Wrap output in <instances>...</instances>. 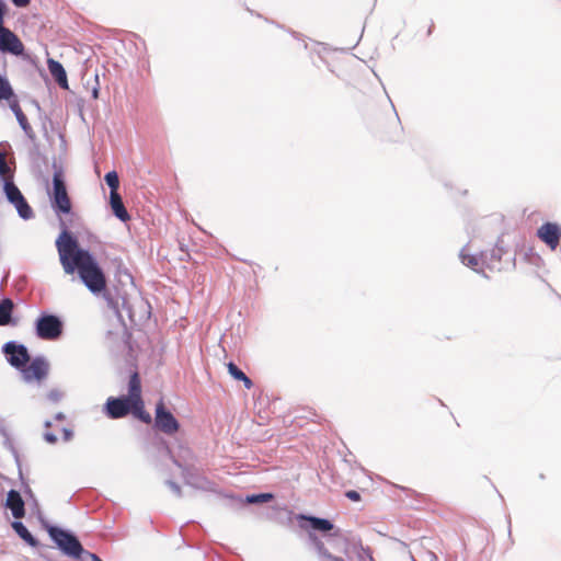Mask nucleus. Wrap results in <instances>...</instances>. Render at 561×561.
Wrapping results in <instances>:
<instances>
[{"mask_svg":"<svg viewBox=\"0 0 561 561\" xmlns=\"http://www.w3.org/2000/svg\"><path fill=\"white\" fill-rule=\"evenodd\" d=\"M49 204L58 217L59 234L55 247L64 272L77 274L81 284L95 298L103 299L110 310L123 322L119 295L116 286H110L108 278L94 253L81 247L79 238L71 231L79 225L80 217L73 210L67 188L47 190Z\"/></svg>","mask_w":561,"mask_h":561,"instance_id":"1","label":"nucleus"},{"mask_svg":"<svg viewBox=\"0 0 561 561\" xmlns=\"http://www.w3.org/2000/svg\"><path fill=\"white\" fill-rule=\"evenodd\" d=\"M295 519L298 526L307 533V543L316 551L319 561H329L337 558L327 549L320 538L321 536L331 541L343 537L342 529L333 520L309 513H298L295 515Z\"/></svg>","mask_w":561,"mask_h":561,"instance_id":"2","label":"nucleus"},{"mask_svg":"<svg viewBox=\"0 0 561 561\" xmlns=\"http://www.w3.org/2000/svg\"><path fill=\"white\" fill-rule=\"evenodd\" d=\"M45 531L61 556L76 561H88L92 552L83 547L73 530L57 524H47Z\"/></svg>","mask_w":561,"mask_h":561,"instance_id":"3","label":"nucleus"},{"mask_svg":"<svg viewBox=\"0 0 561 561\" xmlns=\"http://www.w3.org/2000/svg\"><path fill=\"white\" fill-rule=\"evenodd\" d=\"M33 325L36 337L43 341H57L65 331L62 317L49 311H41Z\"/></svg>","mask_w":561,"mask_h":561,"instance_id":"4","label":"nucleus"},{"mask_svg":"<svg viewBox=\"0 0 561 561\" xmlns=\"http://www.w3.org/2000/svg\"><path fill=\"white\" fill-rule=\"evenodd\" d=\"M158 444L171 458L172 462L181 469L184 483L195 489H203L206 479L199 473L198 469L190 463H186L172 455L171 448L163 438H158Z\"/></svg>","mask_w":561,"mask_h":561,"instance_id":"5","label":"nucleus"},{"mask_svg":"<svg viewBox=\"0 0 561 561\" xmlns=\"http://www.w3.org/2000/svg\"><path fill=\"white\" fill-rule=\"evenodd\" d=\"M181 427L179 420L165 407L162 399H160L154 409V421L152 428L156 432H162L165 435H175Z\"/></svg>","mask_w":561,"mask_h":561,"instance_id":"6","label":"nucleus"},{"mask_svg":"<svg viewBox=\"0 0 561 561\" xmlns=\"http://www.w3.org/2000/svg\"><path fill=\"white\" fill-rule=\"evenodd\" d=\"M25 382H42L49 374V362L44 355H36L31 362L25 363L19 370Z\"/></svg>","mask_w":561,"mask_h":561,"instance_id":"7","label":"nucleus"},{"mask_svg":"<svg viewBox=\"0 0 561 561\" xmlns=\"http://www.w3.org/2000/svg\"><path fill=\"white\" fill-rule=\"evenodd\" d=\"M1 351L9 363L10 366L15 368L16 370H22L24 364L30 362V352L28 348L18 341H8L5 342Z\"/></svg>","mask_w":561,"mask_h":561,"instance_id":"8","label":"nucleus"},{"mask_svg":"<svg viewBox=\"0 0 561 561\" xmlns=\"http://www.w3.org/2000/svg\"><path fill=\"white\" fill-rule=\"evenodd\" d=\"M102 413L110 420H121L130 413V400L125 394L111 396L102 405Z\"/></svg>","mask_w":561,"mask_h":561,"instance_id":"9","label":"nucleus"},{"mask_svg":"<svg viewBox=\"0 0 561 561\" xmlns=\"http://www.w3.org/2000/svg\"><path fill=\"white\" fill-rule=\"evenodd\" d=\"M24 50L25 47L20 37L3 24H0V53L20 57L23 56Z\"/></svg>","mask_w":561,"mask_h":561,"instance_id":"10","label":"nucleus"},{"mask_svg":"<svg viewBox=\"0 0 561 561\" xmlns=\"http://www.w3.org/2000/svg\"><path fill=\"white\" fill-rule=\"evenodd\" d=\"M536 236L552 251L561 241V225L556 221H545L536 232Z\"/></svg>","mask_w":561,"mask_h":561,"instance_id":"11","label":"nucleus"},{"mask_svg":"<svg viewBox=\"0 0 561 561\" xmlns=\"http://www.w3.org/2000/svg\"><path fill=\"white\" fill-rule=\"evenodd\" d=\"M229 499L232 501L236 507H243L247 505H262L270 503L276 499L273 492H259L248 493L245 495H230Z\"/></svg>","mask_w":561,"mask_h":561,"instance_id":"12","label":"nucleus"},{"mask_svg":"<svg viewBox=\"0 0 561 561\" xmlns=\"http://www.w3.org/2000/svg\"><path fill=\"white\" fill-rule=\"evenodd\" d=\"M7 102H8L9 108L14 114V116H15L21 129L24 131L25 136L30 140H34L36 138V135L34 133L31 124L28 123L26 115L23 113V111L20 106L18 95L14 94V96L9 98V100H7Z\"/></svg>","mask_w":561,"mask_h":561,"instance_id":"13","label":"nucleus"},{"mask_svg":"<svg viewBox=\"0 0 561 561\" xmlns=\"http://www.w3.org/2000/svg\"><path fill=\"white\" fill-rule=\"evenodd\" d=\"M466 248H462L459 252V259L465 266L470 267L478 274H481L483 277L489 278L488 274L484 271L479 270V264L485 265L488 268H491L488 263V251H481L480 254H468L465 252Z\"/></svg>","mask_w":561,"mask_h":561,"instance_id":"14","label":"nucleus"},{"mask_svg":"<svg viewBox=\"0 0 561 561\" xmlns=\"http://www.w3.org/2000/svg\"><path fill=\"white\" fill-rule=\"evenodd\" d=\"M4 507L9 510L14 518H23L25 517V502L21 495V492L11 489L7 493V499L4 502Z\"/></svg>","mask_w":561,"mask_h":561,"instance_id":"15","label":"nucleus"},{"mask_svg":"<svg viewBox=\"0 0 561 561\" xmlns=\"http://www.w3.org/2000/svg\"><path fill=\"white\" fill-rule=\"evenodd\" d=\"M22 518H14L10 522V526L15 533V535L28 547L32 549L34 548H41L42 542L39 539L34 536L30 529L26 527V525L21 520Z\"/></svg>","mask_w":561,"mask_h":561,"instance_id":"16","label":"nucleus"},{"mask_svg":"<svg viewBox=\"0 0 561 561\" xmlns=\"http://www.w3.org/2000/svg\"><path fill=\"white\" fill-rule=\"evenodd\" d=\"M21 486H22V490H23L25 496L31 502L32 514L36 516L41 527L44 530H46L47 524H51V523L45 517L35 493L33 492V490L31 489L28 483H23Z\"/></svg>","mask_w":561,"mask_h":561,"instance_id":"17","label":"nucleus"},{"mask_svg":"<svg viewBox=\"0 0 561 561\" xmlns=\"http://www.w3.org/2000/svg\"><path fill=\"white\" fill-rule=\"evenodd\" d=\"M15 304L9 297H2L0 300V327H15L18 318L14 317Z\"/></svg>","mask_w":561,"mask_h":561,"instance_id":"18","label":"nucleus"},{"mask_svg":"<svg viewBox=\"0 0 561 561\" xmlns=\"http://www.w3.org/2000/svg\"><path fill=\"white\" fill-rule=\"evenodd\" d=\"M47 67H48L50 75L54 77V79L58 83V85L64 90H68L69 83H68L67 71H66L65 67L62 66V64L58 60H55L54 58H48Z\"/></svg>","mask_w":561,"mask_h":561,"instance_id":"19","label":"nucleus"},{"mask_svg":"<svg viewBox=\"0 0 561 561\" xmlns=\"http://www.w3.org/2000/svg\"><path fill=\"white\" fill-rule=\"evenodd\" d=\"M129 400H138L142 398V386L141 378L137 370L130 371L127 381V394H125Z\"/></svg>","mask_w":561,"mask_h":561,"instance_id":"20","label":"nucleus"},{"mask_svg":"<svg viewBox=\"0 0 561 561\" xmlns=\"http://www.w3.org/2000/svg\"><path fill=\"white\" fill-rule=\"evenodd\" d=\"M130 413L135 419L142 423H151L152 417L150 413L145 408L144 399L130 400Z\"/></svg>","mask_w":561,"mask_h":561,"instance_id":"21","label":"nucleus"},{"mask_svg":"<svg viewBox=\"0 0 561 561\" xmlns=\"http://www.w3.org/2000/svg\"><path fill=\"white\" fill-rule=\"evenodd\" d=\"M508 253V247L504 242V236H500L494 248L488 251V263L492 267V262L501 261Z\"/></svg>","mask_w":561,"mask_h":561,"instance_id":"22","label":"nucleus"},{"mask_svg":"<svg viewBox=\"0 0 561 561\" xmlns=\"http://www.w3.org/2000/svg\"><path fill=\"white\" fill-rule=\"evenodd\" d=\"M53 180H51V186L47 184V190H59V188H67L66 185V179H65V171L61 163L57 162L56 160L53 161Z\"/></svg>","mask_w":561,"mask_h":561,"instance_id":"23","label":"nucleus"},{"mask_svg":"<svg viewBox=\"0 0 561 561\" xmlns=\"http://www.w3.org/2000/svg\"><path fill=\"white\" fill-rule=\"evenodd\" d=\"M2 192L7 201L12 205L14 202L24 196L20 188L15 185L14 180L3 181Z\"/></svg>","mask_w":561,"mask_h":561,"instance_id":"24","label":"nucleus"},{"mask_svg":"<svg viewBox=\"0 0 561 561\" xmlns=\"http://www.w3.org/2000/svg\"><path fill=\"white\" fill-rule=\"evenodd\" d=\"M12 205L16 209L19 217L23 220H30L34 218V210L24 196H21V198L14 202Z\"/></svg>","mask_w":561,"mask_h":561,"instance_id":"25","label":"nucleus"},{"mask_svg":"<svg viewBox=\"0 0 561 561\" xmlns=\"http://www.w3.org/2000/svg\"><path fill=\"white\" fill-rule=\"evenodd\" d=\"M15 92L5 75L0 73V103L14 96Z\"/></svg>","mask_w":561,"mask_h":561,"instance_id":"26","label":"nucleus"},{"mask_svg":"<svg viewBox=\"0 0 561 561\" xmlns=\"http://www.w3.org/2000/svg\"><path fill=\"white\" fill-rule=\"evenodd\" d=\"M110 207H111V211H112L113 216L116 217L119 221L126 224L131 219V216H130L129 211L126 209V207L124 206L123 201L119 203L113 204Z\"/></svg>","mask_w":561,"mask_h":561,"instance_id":"27","label":"nucleus"},{"mask_svg":"<svg viewBox=\"0 0 561 561\" xmlns=\"http://www.w3.org/2000/svg\"><path fill=\"white\" fill-rule=\"evenodd\" d=\"M9 180H14L13 170L7 162L3 153H0V183L3 184V181Z\"/></svg>","mask_w":561,"mask_h":561,"instance_id":"28","label":"nucleus"},{"mask_svg":"<svg viewBox=\"0 0 561 561\" xmlns=\"http://www.w3.org/2000/svg\"><path fill=\"white\" fill-rule=\"evenodd\" d=\"M524 261L527 262L528 264L533 265V266H536V267H541L542 264H543V260L542 257L536 253L534 251L533 248H528L525 252H524V256H523Z\"/></svg>","mask_w":561,"mask_h":561,"instance_id":"29","label":"nucleus"},{"mask_svg":"<svg viewBox=\"0 0 561 561\" xmlns=\"http://www.w3.org/2000/svg\"><path fill=\"white\" fill-rule=\"evenodd\" d=\"M104 182L110 191H117L119 188V176L115 170L108 171L104 175Z\"/></svg>","mask_w":561,"mask_h":561,"instance_id":"30","label":"nucleus"},{"mask_svg":"<svg viewBox=\"0 0 561 561\" xmlns=\"http://www.w3.org/2000/svg\"><path fill=\"white\" fill-rule=\"evenodd\" d=\"M0 435L3 438L2 446L7 450L12 451V450H14L16 448L15 445H14V442H13V439L11 437L10 432L8 431V428L3 424H0Z\"/></svg>","mask_w":561,"mask_h":561,"instance_id":"31","label":"nucleus"},{"mask_svg":"<svg viewBox=\"0 0 561 561\" xmlns=\"http://www.w3.org/2000/svg\"><path fill=\"white\" fill-rule=\"evenodd\" d=\"M226 367H227V371L229 374V376L239 381V380H243V377H244V371L232 360L228 362L226 364Z\"/></svg>","mask_w":561,"mask_h":561,"instance_id":"32","label":"nucleus"},{"mask_svg":"<svg viewBox=\"0 0 561 561\" xmlns=\"http://www.w3.org/2000/svg\"><path fill=\"white\" fill-rule=\"evenodd\" d=\"M10 453H11V455L14 458V462H15L16 468H18V476H19V480L21 482V485L23 483H28V481L26 480V478L24 477V473H23L21 456H20V453H19L18 448H15L14 450H12Z\"/></svg>","mask_w":561,"mask_h":561,"instance_id":"33","label":"nucleus"},{"mask_svg":"<svg viewBox=\"0 0 561 561\" xmlns=\"http://www.w3.org/2000/svg\"><path fill=\"white\" fill-rule=\"evenodd\" d=\"M35 549L37 550L38 556L45 561H56L54 553L49 551L51 547L42 543L41 548Z\"/></svg>","mask_w":561,"mask_h":561,"instance_id":"34","label":"nucleus"},{"mask_svg":"<svg viewBox=\"0 0 561 561\" xmlns=\"http://www.w3.org/2000/svg\"><path fill=\"white\" fill-rule=\"evenodd\" d=\"M362 553L358 554L360 561H375L373 558V551L369 547H364L360 545Z\"/></svg>","mask_w":561,"mask_h":561,"instance_id":"35","label":"nucleus"},{"mask_svg":"<svg viewBox=\"0 0 561 561\" xmlns=\"http://www.w3.org/2000/svg\"><path fill=\"white\" fill-rule=\"evenodd\" d=\"M165 485H168L178 497L182 496V489L179 483L171 479H168L165 480Z\"/></svg>","mask_w":561,"mask_h":561,"instance_id":"36","label":"nucleus"},{"mask_svg":"<svg viewBox=\"0 0 561 561\" xmlns=\"http://www.w3.org/2000/svg\"><path fill=\"white\" fill-rule=\"evenodd\" d=\"M123 201V197L122 195L119 194L118 190L117 191H110V194H108V205H113V204H116V203H119Z\"/></svg>","mask_w":561,"mask_h":561,"instance_id":"37","label":"nucleus"},{"mask_svg":"<svg viewBox=\"0 0 561 561\" xmlns=\"http://www.w3.org/2000/svg\"><path fill=\"white\" fill-rule=\"evenodd\" d=\"M94 81H95V84L91 89V96H92V99L98 100L100 96V81H99L98 73L94 75Z\"/></svg>","mask_w":561,"mask_h":561,"instance_id":"38","label":"nucleus"},{"mask_svg":"<svg viewBox=\"0 0 561 561\" xmlns=\"http://www.w3.org/2000/svg\"><path fill=\"white\" fill-rule=\"evenodd\" d=\"M43 438L49 445H55L58 442L57 435L53 432H45Z\"/></svg>","mask_w":561,"mask_h":561,"instance_id":"39","label":"nucleus"},{"mask_svg":"<svg viewBox=\"0 0 561 561\" xmlns=\"http://www.w3.org/2000/svg\"><path fill=\"white\" fill-rule=\"evenodd\" d=\"M9 7L5 0H0V24L4 23L5 15L8 13Z\"/></svg>","mask_w":561,"mask_h":561,"instance_id":"40","label":"nucleus"},{"mask_svg":"<svg viewBox=\"0 0 561 561\" xmlns=\"http://www.w3.org/2000/svg\"><path fill=\"white\" fill-rule=\"evenodd\" d=\"M345 497L350 501L357 502L360 500V493L356 490H347L345 491Z\"/></svg>","mask_w":561,"mask_h":561,"instance_id":"41","label":"nucleus"},{"mask_svg":"<svg viewBox=\"0 0 561 561\" xmlns=\"http://www.w3.org/2000/svg\"><path fill=\"white\" fill-rule=\"evenodd\" d=\"M61 435H62L64 442H70L73 438L75 433L69 427H62L61 428Z\"/></svg>","mask_w":561,"mask_h":561,"instance_id":"42","label":"nucleus"},{"mask_svg":"<svg viewBox=\"0 0 561 561\" xmlns=\"http://www.w3.org/2000/svg\"><path fill=\"white\" fill-rule=\"evenodd\" d=\"M61 392L57 389H51L47 394V398L53 402H58L61 399Z\"/></svg>","mask_w":561,"mask_h":561,"instance_id":"43","label":"nucleus"},{"mask_svg":"<svg viewBox=\"0 0 561 561\" xmlns=\"http://www.w3.org/2000/svg\"><path fill=\"white\" fill-rule=\"evenodd\" d=\"M240 381L243 383L244 388L248 390L252 389L254 386V382L252 381V379L250 377H248L247 375H244L243 380H240Z\"/></svg>","mask_w":561,"mask_h":561,"instance_id":"44","label":"nucleus"},{"mask_svg":"<svg viewBox=\"0 0 561 561\" xmlns=\"http://www.w3.org/2000/svg\"><path fill=\"white\" fill-rule=\"evenodd\" d=\"M14 7L25 8L31 3V0H11Z\"/></svg>","mask_w":561,"mask_h":561,"instance_id":"45","label":"nucleus"},{"mask_svg":"<svg viewBox=\"0 0 561 561\" xmlns=\"http://www.w3.org/2000/svg\"><path fill=\"white\" fill-rule=\"evenodd\" d=\"M54 420L55 421H64L66 420V414L64 412H57L55 415H54Z\"/></svg>","mask_w":561,"mask_h":561,"instance_id":"46","label":"nucleus"},{"mask_svg":"<svg viewBox=\"0 0 561 561\" xmlns=\"http://www.w3.org/2000/svg\"><path fill=\"white\" fill-rule=\"evenodd\" d=\"M88 560H91V561H103L98 554L95 553H91V556L89 557Z\"/></svg>","mask_w":561,"mask_h":561,"instance_id":"47","label":"nucleus"},{"mask_svg":"<svg viewBox=\"0 0 561 561\" xmlns=\"http://www.w3.org/2000/svg\"><path fill=\"white\" fill-rule=\"evenodd\" d=\"M118 272H119L121 274L126 275L130 280H133V276H131V274L128 272V270H127V268H124V271L118 270Z\"/></svg>","mask_w":561,"mask_h":561,"instance_id":"48","label":"nucleus"},{"mask_svg":"<svg viewBox=\"0 0 561 561\" xmlns=\"http://www.w3.org/2000/svg\"><path fill=\"white\" fill-rule=\"evenodd\" d=\"M388 99H389V101H390V103H391V107L393 108V111H394V113H396L397 119H398V122L400 123V118H399V115H398V113H397V111H396L394 104L392 103V101H391V99H390L389 96H388Z\"/></svg>","mask_w":561,"mask_h":561,"instance_id":"49","label":"nucleus"},{"mask_svg":"<svg viewBox=\"0 0 561 561\" xmlns=\"http://www.w3.org/2000/svg\"><path fill=\"white\" fill-rule=\"evenodd\" d=\"M122 307H123V308H127V309H128V312H130V308H129V307H127V301H126V299H125L124 297L122 298Z\"/></svg>","mask_w":561,"mask_h":561,"instance_id":"50","label":"nucleus"},{"mask_svg":"<svg viewBox=\"0 0 561 561\" xmlns=\"http://www.w3.org/2000/svg\"><path fill=\"white\" fill-rule=\"evenodd\" d=\"M433 30H434V23L432 22L428 30H427V35L430 36L432 33H433Z\"/></svg>","mask_w":561,"mask_h":561,"instance_id":"51","label":"nucleus"},{"mask_svg":"<svg viewBox=\"0 0 561 561\" xmlns=\"http://www.w3.org/2000/svg\"><path fill=\"white\" fill-rule=\"evenodd\" d=\"M51 425H53V423H51V421H50V420H46V421L44 422V426H45L46 428L50 427Z\"/></svg>","mask_w":561,"mask_h":561,"instance_id":"52","label":"nucleus"},{"mask_svg":"<svg viewBox=\"0 0 561 561\" xmlns=\"http://www.w3.org/2000/svg\"><path fill=\"white\" fill-rule=\"evenodd\" d=\"M510 261L513 263V266L516 265V257H515V254L513 256L510 257Z\"/></svg>","mask_w":561,"mask_h":561,"instance_id":"53","label":"nucleus"},{"mask_svg":"<svg viewBox=\"0 0 561 561\" xmlns=\"http://www.w3.org/2000/svg\"><path fill=\"white\" fill-rule=\"evenodd\" d=\"M79 114H80V117L84 121L83 111H82L81 106H79Z\"/></svg>","mask_w":561,"mask_h":561,"instance_id":"54","label":"nucleus"},{"mask_svg":"<svg viewBox=\"0 0 561 561\" xmlns=\"http://www.w3.org/2000/svg\"><path fill=\"white\" fill-rule=\"evenodd\" d=\"M329 561H344L341 557H337V558H334L332 560H329Z\"/></svg>","mask_w":561,"mask_h":561,"instance_id":"55","label":"nucleus"},{"mask_svg":"<svg viewBox=\"0 0 561 561\" xmlns=\"http://www.w3.org/2000/svg\"><path fill=\"white\" fill-rule=\"evenodd\" d=\"M508 524L511 525V520L508 519ZM512 533L511 526L508 527V534Z\"/></svg>","mask_w":561,"mask_h":561,"instance_id":"56","label":"nucleus"},{"mask_svg":"<svg viewBox=\"0 0 561 561\" xmlns=\"http://www.w3.org/2000/svg\"><path fill=\"white\" fill-rule=\"evenodd\" d=\"M34 103L36 104L37 108H41L39 103L37 101H34Z\"/></svg>","mask_w":561,"mask_h":561,"instance_id":"57","label":"nucleus"},{"mask_svg":"<svg viewBox=\"0 0 561 561\" xmlns=\"http://www.w3.org/2000/svg\"><path fill=\"white\" fill-rule=\"evenodd\" d=\"M0 479H5V477L2 473H0Z\"/></svg>","mask_w":561,"mask_h":561,"instance_id":"58","label":"nucleus"}]
</instances>
